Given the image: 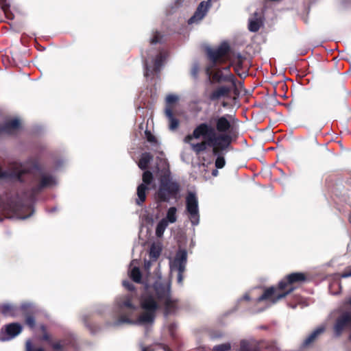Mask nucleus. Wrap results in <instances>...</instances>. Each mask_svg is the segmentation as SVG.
Wrapping results in <instances>:
<instances>
[{
    "instance_id": "f257e3e1",
    "label": "nucleus",
    "mask_w": 351,
    "mask_h": 351,
    "mask_svg": "<svg viewBox=\"0 0 351 351\" xmlns=\"http://www.w3.org/2000/svg\"><path fill=\"white\" fill-rule=\"evenodd\" d=\"M141 306L143 311L139 314L136 293L119 295L113 305V312L117 317L108 321L106 325L114 328L123 324L147 325L154 322L158 308L164 307L167 313L176 309V300L171 295V280L169 278H162L159 270L156 272L152 285L145 286Z\"/></svg>"
},
{
    "instance_id": "f03ea898",
    "label": "nucleus",
    "mask_w": 351,
    "mask_h": 351,
    "mask_svg": "<svg viewBox=\"0 0 351 351\" xmlns=\"http://www.w3.org/2000/svg\"><path fill=\"white\" fill-rule=\"evenodd\" d=\"M201 136L204 137L207 141L208 145L213 147V154L217 156L215 162L216 168H223L226 165V160L220 154V151H223L230 146L232 142L231 136L217 134L211 125L203 123L195 128L192 134L187 135L184 138V142L189 143L193 138L198 139Z\"/></svg>"
},
{
    "instance_id": "7ed1b4c3",
    "label": "nucleus",
    "mask_w": 351,
    "mask_h": 351,
    "mask_svg": "<svg viewBox=\"0 0 351 351\" xmlns=\"http://www.w3.org/2000/svg\"><path fill=\"white\" fill-rule=\"evenodd\" d=\"M305 279L306 277L302 273H292L280 281L276 287L266 289L263 295L257 298L256 302H265L267 306L274 304L294 290L292 283L302 282Z\"/></svg>"
},
{
    "instance_id": "20e7f679",
    "label": "nucleus",
    "mask_w": 351,
    "mask_h": 351,
    "mask_svg": "<svg viewBox=\"0 0 351 351\" xmlns=\"http://www.w3.org/2000/svg\"><path fill=\"white\" fill-rule=\"evenodd\" d=\"M29 171L34 172L37 177L38 183L34 189L35 192H38L45 188H52L58 183L55 176L43 171L33 159H29L23 164L16 165L12 176L20 180L22 175Z\"/></svg>"
},
{
    "instance_id": "39448f33",
    "label": "nucleus",
    "mask_w": 351,
    "mask_h": 351,
    "mask_svg": "<svg viewBox=\"0 0 351 351\" xmlns=\"http://www.w3.org/2000/svg\"><path fill=\"white\" fill-rule=\"evenodd\" d=\"M158 156L157 169L162 172L160 179L159 188L157 192L158 199L162 202H169L171 199L176 198L180 190L178 184L173 181L170 176L169 164L163 156L162 152Z\"/></svg>"
},
{
    "instance_id": "423d86ee",
    "label": "nucleus",
    "mask_w": 351,
    "mask_h": 351,
    "mask_svg": "<svg viewBox=\"0 0 351 351\" xmlns=\"http://www.w3.org/2000/svg\"><path fill=\"white\" fill-rule=\"evenodd\" d=\"M229 49L230 47L226 43H222L217 49H207V54L211 62L206 67V73L209 76L212 75L213 81L216 82H228L232 86H236L235 77L232 73L224 74L221 69H218L214 73L211 71L217 63L223 62V58L228 53Z\"/></svg>"
},
{
    "instance_id": "0eeeda50",
    "label": "nucleus",
    "mask_w": 351,
    "mask_h": 351,
    "mask_svg": "<svg viewBox=\"0 0 351 351\" xmlns=\"http://www.w3.org/2000/svg\"><path fill=\"white\" fill-rule=\"evenodd\" d=\"M186 214L193 226L199 225L200 215L199 208V201L196 194L193 192H189L185 197Z\"/></svg>"
},
{
    "instance_id": "6e6552de",
    "label": "nucleus",
    "mask_w": 351,
    "mask_h": 351,
    "mask_svg": "<svg viewBox=\"0 0 351 351\" xmlns=\"http://www.w3.org/2000/svg\"><path fill=\"white\" fill-rule=\"evenodd\" d=\"M187 264V252L184 249H179L175 256L169 260V266L171 272L177 271V282L182 285L183 281V273Z\"/></svg>"
},
{
    "instance_id": "1a4fd4ad",
    "label": "nucleus",
    "mask_w": 351,
    "mask_h": 351,
    "mask_svg": "<svg viewBox=\"0 0 351 351\" xmlns=\"http://www.w3.org/2000/svg\"><path fill=\"white\" fill-rule=\"evenodd\" d=\"M167 53L161 50L157 53L156 57L154 58L153 55L147 53V58L145 60V73L146 77H149L154 72H159L162 67L164 62L167 58Z\"/></svg>"
},
{
    "instance_id": "9d476101",
    "label": "nucleus",
    "mask_w": 351,
    "mask_h": 351,
    "mask_svg": "<svg viewBox=\"0 0 351 351\" xmlns=\"http://www.w3.org/2000/svg\"><path fill=\"white\" fill-rule=\"evenodd\" d=\"M215 123V132H219V134H228L234 129L236 119L231 114H225L223 116H217L213 119Z\"/></svg>"
},
{
    "instance_id": "9b49d317",
    "label": "nucleus",
    "mask_w": 351,
    "mask_h": 351,
    "mask_svg": "<svg viewBox=\"0 0 351 351\" xmlns=\"http://www.w3.org/2000/svg\"><path fill=\"white\" fill-rule=\"evenodd\" d=\"M143 182L137 186L136 195L137 197L135 202L138 206H141L146 199L147 191L150 189L149 185L154 181L152 173L149 171H145L143 173Z\"/></svg>"
},
{
    "instance_id": "f8f14e48",
    "label": "nucleus",
    "mask_w": 351,
    "mask_h": 351,
    "mask_svg": "<svg viewBox=\"0 0 351 351\" xmlns=\"http://www.w3.org/2000/svg\"><path fill=\"white\" fill-rule=\"evenodd\" d=\"M23 330L21 324L17 322L7 324L0 332V341H10L19 335Z\"/></svg>"
},
{
    "instance_id": "ddd939ff",
    "label": "nucleus",
    "mask_w": 351,
    "mask_h": 351,
    "mask_svg": "<svg viewBox=\"0 0 351 351\" xmlns=\"http://www.w3.org/2000/svg\"><path fill=\"white\" fill-rule=\"evenodd\" d=\"M211 5V0L202 1L194 14L189 19L188 23L189 25L198 24L205 17Z\"/></svg>"
},
{
    "instance_id": "4468645a",
    "label": "nucleus",
    "mask_w": 351,
    "mask_h": 351,
    "mask_svg": "<svg viewBox=\"0 0 351 351\" xmlns=\"http://www.w3.org/2000/svg\"><path fill=\"white\" fill-rule=\"evenodd\" d=\"M0 312L5 317H15L21 315L19 305L10 302L0 304Z\"/></svg>"
},
{
    "instance_id": "2eb2a0df",
    "label": "nucleus",
    "mask_w": 351,
    "mask_h": 351,
    "mask_svg": "<svg viewBox=\"0 0 351 351\" xmlns=\"http://www.w3.org/2000/svg\"><path fill=\"white\" fill-rule=\"evenodd\" d=\"M21 128V120L19 118H14L5 122L4 126L0 128V132H3L8 134H13L19 132Z\"/></svg>"
},
{
    "instance_id": "dca6fc26",
    "label": "nucleus",
    "mask_w": 351,
    "mask_h": 351,
    "mask_svg": "<svg viewBox=\"0 0 351 351\" xmlns=\"http://www.w3.org/2000/svg\"><path fill=\"white\" fill-rule=\"evenodd\" d=\"M165 114L168 120V128L171 131H175L180 125L179 120L173 115L172 109L167 106L165 109Z\"/></svg>"
},
{
    "instance_id": "f3484780",
    "label": "nucleus",
    "mask_w": 351,
    "mask_h": 351,
    "mask_svg": "<svg viewBox=\"0 0 351 351\" xmlns=\"http://www.w3.org/2000/svg\"><path fill=\"white\" fill-rule=\"evenodd\" d=\"M235 86H232V84L230 86H221L217 88L215 91L212 93L210 95V99L212 100H217L222 97H225L228 95V93L231 91V90Z\"/></svg>"
},
{
    "instance_id": "a211bd4d",
    "label": "nucleus",
    "mask_w": 351,
    "mask_h": 351,
    "mask_svg": "<svg viewBox=\"0 0 351 351\" xmlns=\"http://www.w3.org/2000/svg\"><path fill=\"white\" fill-rule=\"evenodd\" d=\"M326 324H322L317 327L304 341V344L308 346L313 342L326 330Z\"/></svg>"
},
{
    "instance_id": "6ab92c4d",
    "label": "nucleus",
    "mask_w": 351,
    "mask_h": 351,
    "mask_svg": "<svg viewBox=\"0 0 351 351\" xmlns=\"http://www.w3.org/2000/svg\"><path fill=\"white\" fill-rule=\"evenodd\" d=\"M262 25L261 15L254 12V16L249 19V30L252 32H257Z\"/></svg>"
},
{
    "instance_id": "aec40b11",
    "label": "nucleus",
    "mask_w": 351,
    "mask_h": 351,
    "mask_svg": "<svg viewBox=\"0 0 351 351\" xmlns=\"http://www.w3.org/2000/svg\"><path fill=\"white\" fill-rule=\"evenodd\" d=\"M130 275L134 282H141V274L138 267L136 266V260H134L130 265Z\"/></svg>"
},
{
    "instance_id": "412c9836",
    "label": "nucleus",
    "mask_w": 351,
    "mask_h": 351,
    "mask_svg": "<svg viewBox=\"0 0 351 351\" xmlns=\"http://www.w3.org/2000/svg\"><path fill=\"white\" fill-rule=\"evenodd\" d=\"M178 209L175 206H171L168 208L167 210V213L163 219H165L169 223H174L177 221L178 216H177Z\"/></svg>"
},
{
    "instance_id": "4be33fe9",
    "label": "nucleus",
    "mask_w": 351,
    "mask_h": 351,
    "mask_svg": "<svg viewBox=\"0 0 351 351\" xmlns=\"http://www.w3.org/2000/svg\"><path fill=\"white\" fill-rule=\"evenodd\" d=\"M170 223L166 221L165 219H160L156 225V235L157 237H162L164 234V232L166 228Z\"/></svg>"
},
{
    "instance_id": "5701e85b",
    "label": "nucleus",
    "mask_w": 351,
    "mask_h": 351,
    "mask_svg": "<svg viewBox=\"0 0 351 351\" xmlns=\"http://www.w3.org/2000/svg\"><path fill=\"white\" fill-rule=\"evenodd\" d=\"M162 248L158 244H153L150 247L149 252V258L157 262L158 257L160 255Z\"/></svg>"
},
{
    "instance_id": "b1692460",
    "label": "nucleus",
    "mask_w": 351,
    "mask_h": 351,
    "mask_svg": "<svg viewBox=\"0 0 351 351\" xmlns=\"http://www.w3.org/2000/svg\"><path fill=\"white\" fill-rule=\"evenodd\" d=\"M152 156L149 153H144L141 155V159L138 162V167L141 169H145L149 162L152 160Z\"/></svg>"
},
{
    "instance_id": "393cba45",
    "label": "nucleus",
    "mask_w": 351,
    "mask_h": 351,
    "mask_svg": "<svg viewBox=\"0 0 351 351\" xmlns=\"http://www.w3.org/2000/svg\"><path fill=\"white\" fill-rule=\"evenodd\" d=\"M204 138L206 141L205 142L198 143L196 144L191 143V142L189 143H190L192 149L197 154H199L200 152L204 151L206 149V145H208V143H207L206 139L204 137ZM190 141H191V140Z\"/></svg>"
},
{
    "instance_id": "a878e982",
    "label": "nucleus",
    "mask_w": 351,
    "mask_h": 351,
    "mask_svg": "<svg viewBox=\"0 0 351 351\" xmlns=\"http://www.w3.org/2000/svg\"><path fill=\"white\" fill-rule=\"evenodd\" d=\"M19 306L20 314H25L28 313L34 307V304L31 302L25 301L22 302Z\"/></svg>"
},
{
    "instance_id": "bb28decb",
    "label": "nucleus",
    "mask_w": 351,
    "mask_h": 351,
    "mask_svg": "<svg viewBox=\"0 0 351 351\" xmlns=\"http://www.w3.org/2000/svg\"><path fill=\"white\" fill-rule=\"evenodd\" d=\"M162 36H161V34L159 32H156L154 33L152 37L150 38V43L152 45L160 43L162 41Z\"/></svg>"
},
{
    "instance_id": "cd10ccee",
    "label": "nucleus",
    "mask_w": 351,
    "mask_h": 351,
    "mask_svg": "<svg viewBox=\"0 0 351 351\" xmlns=\"http://www.w3.org/2000/svg\"><path fill=\"white\" fill-rule=\"evenodd\" d=\"M146 138L148 142L151 143L153 145H158V143L156 137L149 131H145Z\"/></svg>"
},
{
    "instance_id": "c85d7f7f",
    "label": "nucleus",
    "mask_w": 351,
    "mask_h": 351,
    "mask_svg": "<svg viewBox=\"0 0 351 351\" xmlns=\"http://www.w3.org/2000/svg\"><path fill=\"white\" fill-rule=\"evenodd\" d=\"M230 349V344L228 343L215 346L213 347L214 351H227Z\"/></svg>"
},
{
    "instance_id": "c756f323",
    "label": "nucleus",
    "mask_w": 351,
    "mask_h": 351,
    "mask_svg": "<svg viewBox=\"0 0 351 351\" xmlns=\"http://www.w3.org/2000/svg\"><path fill=\"white\" fill-rule=\"evenodd\" d=\"M154 263H156V261H152V259H145L144 261V269L147 273L149 274V269L153 265Z\"/></svg>"
},
{
    "instance_id": "7c9ffc66",
    "label": "nucleus",
    "mask_w": 351,
    "mask_h": 351,
    "mask_svg": "<svg viewBox=\"0 0 351 351\" xmlns=\"http://www.w3.org/2000/svg\"><path fill=\"white\" fill-rule=\"evenodd\" d=\"M340 277L342 278H347L351 277V265L346 267L341 273Z\"/></svg>"
},
{
    "instance_id": "2f4dec72",
    "label": "nucleus",
    "mask_w": 351,
    "mask_h": 351,
    "mask_svg": "<svg viewBox=\"0 0 351 351\" xmlns=\"http://www.w3.org/2000/svg\"><path fill=\"white\" fill-rule=\"evenodd\" d=\"M178 100V96L176 95L171 94L167 96L166 103L167 104H171L176 102Z\"/></svg>"
},
{
    "instance_id": "473e14b6",
    "label": "nucleus",
    "mask_w": 351,
    "mask_h": 351,
    "mask_svg": "<svg viewBox=\"0 0 351 351\" xmlns=\"http://www.w3.org/2000/svg\"><path fill=\"white\" fill-rule=\"evenodd\" d=\"M25 351H34L32 349V341L29 339L27 340V341H26ZM34 351H44V350L42 348H38L36 349Z\"/></svg>"
},
{
    "instance_id": "72a5a7b5",
    "label": "nucleus",
    "mask_w": 351,
    "mask_h": 351,
    "mask_svg": "<svg viewBox=\"0 0 351 351\" xmlns=\"http://www.w3.org/2000/svg\"><path fill=\"white\" fill-rule=\"evenodd\" d=\"M198 72H199V65L197 63H194L193 65V67L191 69V75L194 77H197Z\"/></svg>"
},
{
    "instance_id": "f704fd0d",
    "label": "nucleus",
    "mask_w": 351,
    "mask_h": 351,
    "mask_svg": "<svg viewBox=\"0 0 351 351\" xmlns=\"http://www.w3.org/2000/svg\"><path fill=\"white\" fill-rule=\"evenodd\" d=\"M35 319L32 316H28L27 318H26V324L30 327V328H33L34 326H35Z\"/></svg>"
},
{
    "instance_id": "c9c22d12",
    "label": "nucleus",
    "mask_w": 351,
    "mask_h": 351,
    "mask_svg": "<svg viewBox=\"0 0 351 351\" xmlns=\"http://www.w3.org/2000/svg\"><path fill=\"white\" fill-rule=\"evenodd\" d=\"M10 210L14 213H18L21 210V208L19 204L10 205Z\"/></svg>"
},
{
    "instance_id": "e433bc0d",
    "label": "nucleus",
    "mask_w": 351,
    "mask_h": 351,
    "mask_svg": "<svg viewBox=\"0 0 351 351\" xmlns=\"http://www.w3.org/2000/svg\"><path fill=\"white\" fill-rule=\"evenodd\" d=\"M123 285L125 288L128 289L130 291H132L134 289L133 285L128 280L123 281Z\"/></svg>"
},
{
    "instance_id": "4c0bfd02",
    "label": "nucleus",
    "mask_w": 351,
    "mask_h": 351,
    "mask_svg": "<svg viewBox=\"0 0 351 351\" xmlns=\"http://www.w3.org/2000/svg\"><path fill=\"white\" fill-rule=\"evenodd\" d=\"M188 0H174V4L176 7H180L182 5Z\"/></svg>"
},
{
    "instance_id": "58836bf2",
    "label": "nucleus",
    "mask_w": 351,
    "mask_h": 351,
    "mask_svg": "<svg viewBox=\"0 0 351 351\" xmlns=\"http://www.w3.org/2000/svg\"><path fill=\"white\" fill-rule=\"evenodd\" d=\"M62 347V346L60 343V342H57V343H55L53 344V348L56 350H58V351L61 350Z\"/></svg>"
},
{
    "instance_id": "ea45409f",
    "label": "nucleus",
    "mask_w": 351,
    "mask_h": 351,
    "mask_svg": "<svg viewBox=\"0 0 351 351\" xmlns=\"http://www.w3.org/2000/svg\"><path fill=\"white\" fill-rule=\"evenodd\" d=\"M11 176L9 173L6 171H3L0 169V179L3 178H7L8 176Z\"/></svg>"
},
{
    "instance_id": "a19ab883",
    "label": "nucleus",
    "mask_w": 351,
    "mask_h": 351,
    "mask_svg": "<svg viewBox=\"0 0 351 351\" xmlns=\"http://www.w3.org/2000/svg\"><path fill=\"white\" fill-rule=\"evenodd\" d=\"M106 309V306L104 305H100L98 306V308H97L96 311L98 313H103Z\"/></svg>"
},
{
    "instance_id": "79ce46f5",
    "label": "nucleus",
    "mask_w": 351,
    "mask_h": 351,
    "mask_svg": "<svg viewBox=\"0 0 351 351\" xmlns=\"http://www.w3.org/2000/svg\"><path fill=\"white\" fill-rule=\"evenodd\" d=\"M32 213H33V211L28 215H21L19 214V218L21 219H26L29 218L32 215Z\"/></svg>"
},
{
    "instance_id": "37998d69",
    "label": "nucleus",
    "mask_w": 351,
    "mask_h": 351,
    "mask_svg": "<svg viewBox=\"0 0 351 351\" xmlns=\"http://www.w3.org/2000/svg\"><path fill=\"white\" fill-rule=\"evenodd\" d=\"M241 300H250V298L248 293H245Z\"/></svg>"
},
{
    "instance_id": "c03bdc74",
    "label": "nucleus",
    "mask_w": 351,
    "mask_h": 351,
    "mask_svg": "<svg viewBox=\"0 0 351 351\" xmlns=\"http://www.w3.org/2000/svg\"><path fill=\"white\" fill-rule=\"evenodd\" d=\"M219 173V171L217 169H215L212 171V175L215 177L217 176Z\"/></svg>"
},
{
    "instance_id": "a18cd8bd",
    "label": "nucleus",
    "mask_w": 351,
    "mask_h": 351,
    "mask_svg": "<svg viewBox=\"0 0 351 351\" xmlns=\"http://www.w3.org/2000/svg\"><path fill=\"white\" fill-rule=\"evenodd\" d=\"M43 339L44 340L48 341L49 340V336L47 334H45L43 337Z\"/></svg>"
},
{
    "instance_id": "49530a36",
    "label": "nucleus",
    "mask_w": 351,
    "mask_h": 351,
    "mask_svg": "<svg viewBox=\"0 0 351 351\" xmlns=\"http://www.w3.org/2000/svg\"><path fill=\"white\" fill-rule=\"evenodd\" d=\"M221 70H222L223 71H224L227 72V73H228V71H229V67H226V68H224V69H221Z\"/></svg>"
},
{
    "instance_id": "de8ad7c7",
    "label": "nucleus",
    "mask_w": 351,
    "mask_h": 351,
    "mask_svg": "<svg viewBox=\"0 0 351 351\" xmlns=\"http://www.w3.org/2000/svg\"><path fill=\"white\" fill-rule=\"evenodd\" d=\"M86 326H87V327H89V326H89L88 324H86Z\"/></svg>"
}]
</instances>
